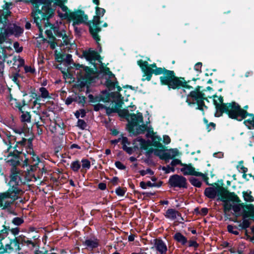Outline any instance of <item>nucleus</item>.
<instances>
[{"label": "nucleus", "instance_id": "obj_1", "mask_svg": "<svg viewBox=\"0 0 254 254\" xmlns=\"http://www.w3.org/2000/svg\"><path fill=\"white\" fill-rule=\"evenodd\" d=\"M143 72L142 81H150L153 74L155 75H161L159 77L160 84L166 86L174 73V70H169L165 67H158L156 63L149 64L147 61L139 60L137 62Z\"/></svg>", "mask_w": 254, "mask_h": 254}, {"label": "nucleus", "instance_id": "obj_2", "mask_svg": "<svg viewBox=\"0 0 254 254\" xmlns=\"http://www.w3.org/2000/svg\"><path fill=\"white\" fill-rule=\"evenodd\" d=\"M152 141L149 140H146L144 139L139 137L134 141L139 142L141 149H147L148 147L154 146L156 148L154 150V155L159 157L161 160H164L168 163L172 157L170 153L166 152V147L160 143L161 138L159 136H155L151 138Z\"/></svg>", "mask_w": 254, "mask_h": 254}, {"label": "nucleus", "instance_id": "obj_3", "mask_svg": "<svg viewBox=\"0 0 254 254\" xmlns=\"http://www.w3.org/2000/svg\"><path fill=\"white\" fill-rule=\"evenodd\" d=\"M20 190L16 187L12 186L4 192L0 193V208L2 210H7V212L13 215L17 213L12 209V205L18 199L17 194Z\"/></svg>", "mask_w": 254, "mask_h": 254}, {"label": "nucleus", "instance_id": "obj_4", "mask_svg": "<svg viewBox=\"0 0 254 254\" xmlns=\"http://www.w3.org/2000/svg\"><path fill=\"white\" fill-rule=\"evenodd\" d=\"M74 65L76 70H79L77 73L76 87L81 88L87 82H95V77L93 75L95 72L93 68L79 64H74Z\"/></svg>", "mask_w": 254, "mask_h": 254}, {"label": "nucleus", "instance_id": "obj_5", "mask_svg": "<svg viewBox=\"0 0 254 254\" xmlns=\"http://www.w3.org/2000/svg\"><path fill=\"white\" fill-rule=\"evenodd\" d=\"M218 100L219 103H218L215 99L213 100V104L216 110L215 116L216 117H220L222 116L224 113H225L228 115L229 118L231 119L240 106L235 101L227 103H223V97L221 95L218 97Z\"/></svg>", "mask_w": 254, "mask_h": 254}, {"label": "nucleus", "instance_id": "obj_6", "mask_svg": "<svg viewBox=\"0 0 254 254\" xmlns=\"http://www.w3.org/2000/svg\"><path fill=\"white\" fill-rule=\"evenodd\" d=\"M95 8L96 15L93 16L92 20H89L86 23V24L89 27V32L91 36L95 39H98L97 33H99L102 31V28L100 26L102 22L101 20V18L105 14L106 10L99 6H96Z\"/></svg>", "mask_w": 254, "mask_h": 254}, {"label": "nucleus", "instance_id": "obj_7", "mask_svg": "<svg viewBox=\"0 0 254 254\" xmlns=\"http://www.w3.org/2000/svg\"><path fill=\"white\" fill-rule=\"evenodd\" d=\"M190 81V80L186 81L185 77L176 76L174 72L166 86L168 90L182 89L183 92L187 96L186 89H193L192 86L188 84Z\"/></svg>", "mask_w": 254, "mask_h": 254}, {"label": "nucleus", "instance_id": "obj_8", "mask_svg": "<svg viewBox=\"0 0 254 254\" xmlns=\"http://www.w3.org/2000/svg\"><path fill=\"white\" fill-rule=\"evenodd\" d=\"M59 16L62 19L72 20L73 26L84 23L88 18V15L85 14L84 11L81 9L75 10L74 11L69 12V13L63 14L59 12Z\"/></svg>", "mask_w": 254, "mask_h": 254}, {"label": "nucleus", "instance_id": "obj_9", "mask_svg": "<svg viewBox=\"0 0 254 254\" xmlns=\"http://www.w3.org/2000/svg\"><path fill=\"white\" fill-rule=\"evenodd\" d=\"M248 116L252 117V120L250 119L245 120L243 124L249 129H252L254 128V114L249 113L245 110L242 109L241 106L239 107L231 119L241 122Z\"/></svg>", "mask_w": 254, "mask_h": 254}, {"label": "nucleus", "instance_id": "obj_10", "mask_svg": "<svg viewBox=\"0 0 254 254\" xmlns=\"http://www.w3.org/2000/svg\"><path fill=\"white\" fill-rule=\"evenodd\" d=\"M218 197L216 198L217 201L226 202L229 200L233 203L241 201L239 196L234 192L229 191L227 187L221 186L218 188Z\"/></svg>", "mask_w": 254, "mask_h": 254}, {"label": "nucleus", "instance_id": "obj_11", "mask_svg": "<svg viewBox=\"0 0 254 254\" xmlns=\"http://www.w3.org/2000/svg\"><path fill=\"white\" fill-rule=\"evenodd\" d=\"M0 16V44L5 41L6 38L9 35L14 34L13 27L7 26L8 19Z\"/></svg>", "mask_w": 254, "mask_h": 254}, {"label": "nucleus", "instance_id": "obj_12", "mask_svg": "<svg viewBox=\"0 0 254 254\" xmlns=\"http://www.w3.org/2000/svg\"><path fill=\"white\" fill-rule=\"evenodd\" d=\"M168 185L170 188H179L187 189V179L181 175L175 174L170 177L168 181Z\"/></svg>", "mask_w": 254, "mask_h": 254}, {"label": "nucleus", "instance_id": "obj_13", "mask_svg": "<svg viewBox=\"0 0 254 254\" xmlns=\"http://www.w3.org/2000/svg\"><path fill=\"white\" fill-rule=\"evenodd\" d=\"M27 153L32 155V162L30 164L29 163V159L25 157L23 161V167H29V169H27V172L29 173L30 172H34L37 170L38 167L39 163L41 162L40 158L37 156L33 150L30 151H26Z\"/></svg>", "mask_w": 254, "mask_h": 254}, {"label": "nucleus", "instance_id": "obj_14", "mask_svg": "<svg viewBox=\"0 0 254 254\" xmlns=\"http://www.w3.org/2000/svg\"><path fill=\"white\" fill-rule=\"evenodd\" d=\"M81 58H84L87 61L89 62L93 65L96 69L97 67L95 61H98L102 63L101 61L102 58L99 54V52L95 50H92L91 49H89L88 51H84Z\"/></svg>", "mask_w": 254, "mask_h": 254}, {"label": "nucleus", "instance_id": "obj_15", "mask_svg": "<svg viewBox=\"0 0 254 254\" xmlns=\"http://www.w3.org/2000/svg\"><path fill=\"white\" fill-rule=\"evenodd\" d=\"M20 171L15 170V169H14L13 170H10V180L8 183L9 188H11L12 186H14L16 187L17 189L20 190L19 192H18V194H17L18 199L19 198V195H22L23 193V190L18 187L19 182L17 181V178H19L20 180L21 179L20 177L18 176V175L20 174Z\"/></svg>", "mask_w": 254, "mask_h": 254}, {"label": "nucleus", "instance_id": "obj_16", "mask_svg": "<svg viewBox=\"0 0 254 254\" xmlns=\"http://www.w3.org/2000/svg\"><path fill=\"white\" fill-rule=\"evenodd\" d=\"M83 246L88 250H93L99 246V240L95 236L84 237V240H80Z\"/></svg>", "mask_w": 254, "mask_h": 254}, {"label": "nucleus", "instance_id": "obj_17", "mask_svg": "<svg viewBox=\"0 0 254 254\" xmlns=\"http://www.w3.org/2000/svg\"><path fill=\"white\" fill-rule=\"evenodd\" d=\"M204 99H202V101L201 102V103H200L199 102V100H194V101H191L190 99L187 98L186 100V102L188 103V105L191 107L193 106H194L195 104L197 105L196 107L195 108L196 110H198L202 112V114L203 115H204L205 112L204 109H207L208 107L205 105L204 101H206V102H209V100L207 97H205V95L204 93H203V97Z\"/></svg>", "mask_w": 254, "mask_h": 254}, {"label": "nucleus", "instance_id": "obj_18", "mask_svg": "<svg viewBox=\"0 0 254 254\" xmlns=\"http://www.w3.org/2000/svg\"><path fill=\"white\" fill-rule=\"evenodd\" d=\"M131 123L127 126V130L128 132H132L133 127L137 126L139 123L143 122V118L142 114L137 111V114L132 113L131 117Z\"/></svg>", "mask_w": 254, "mask_h": 254}, {"label": "nucleus", "instance_id": "obj_19", "mask_svg": "<svg viewBox=\"0 0 254 254\" xmlns=\"http://www.w3.org/2000/svg\"><path fill=\"white\" fill-rule=\"evenodd\" d=\"M201 86L199 85H197L195 87L193 90H191L189 94L187 95V98L192 100V101H194V100H199L200 103H201L202 101V99H203V92L202 91H201Z\"/></svg>", "mask_w": 254, "mask_h": 254}, {"label": "nucleus", "instance_id": "obj_20", "mask_svg": "<svg viewBox=\"0 0 254 254\" xmlns=\"http://www.w3.org/2000/svg\"><path fill=\"white\" fill-rule=\"evenodd\" d=\"M154 247L160 254H166L168 249L165 243L161 238L154 240Z\"/></svg>", "mask_w": 254, "mask_h": 254}, {"label": "nucleus", "instance_id": "obj_21", "mask_svg": "<svg viewBox=\"0 0 254 254\" xmlns=\"http://www.w3.org/2000/svg\"><path fill=\"white\" fill-rule=\"evenodd\" d=\"M184 167L181 169V171L183 172L184 175H191V176H201L202 173L196 172L195 168L192 166L191 164H184L183 166Z\"/></svg>", "mask_w": 254, "mask_h": 254}, {"label": "nucleus", "instance_id": "obj_22", "mask_svg": "<svg viewBox=\"0 0 254 254\" xmlns=\"http://www.w3.org/2000/svg\"><path fill=\"white\" fill-rule=\"evenodd\" d=\"M218 188L207 187L204 191V195L206 197L214 199L217 196L218 197Z\"/></svg>", "mask_w": 254, "mask_h": 254}, {"label": "nucleus", "instance_id": "obj_23", "mask_svg": "<svg viewBox=\"0 0 254 254\" xmlns=\"http://www.w3.org/2000/svg\"><path fill=\"white\" fill-rule=\"evenodd\" d=\"M237 204L233 205L232 210L235 213H238L241 211V208H243L244 210H252L253 209V204H245L244 203L236 202Z\"/></svg>", "mask_w": 254, "mask_h": 254}, {"label": "nucleus", "instance_id": "obj_24", "mask_svg": "<svg viewBox=\"0 0 254 254\" xmlns=\"http://www.w3.org/2000/svg\"><path fill=\"white\" fill-rule=\"evenodd\" d=\"M148 121L146 122V124H142L141 125H138L136 127V129H134V127H133V131L132 132H129V133H132L134 135H137L140 134L144 133L145 131L147 130L148 128L147 125L150 123L149 118L148 119Z\"/></svg>", "mask_w": 254, "mask_h": 254}, {"label": "nucleus", "instance_id": "obj_25", "mask_svg": "<svg viewBox=\"0 0 254 254\" xmlns=\"http://www.w3.org/2000/svg\"><path fill=\"white\" fill-rule=\"evenodd\" d=\"M173 239L183 246L186 245L188 242L187 238L180 232L176 233L173 236Z\"/></svg>", "mask_w": 254, "mask_h": 254}, {"label": "nucleus", "instance_id": "obj_26", "mask_svg": "<svg viewBox=\"0 0 254 254\" xmlns=\"http://www.w3.org/2000/svg\"><path fill=\"white\" fill-rule=\"evenodd\" d=\"M12 4L11 2H5V4L2 6V8L5 11H0V16L2 17L6 18L11 15V12L9 10V6Z\"/></svg>", "mask_w": 254, "mask_h": 254}, {"label": "nucleus", "instance_id": "obj_27", "mask_svg": "<svg viewBox=\"0 0 254 254\" xmlns=\"http://www.w3.org/2000/svg\"><path fill=\"white\" fill-rule=\"evenodd\" d=\"M14 100L15 103V107L18 109V110L21 113H23V107L26 105H29L30 102L32 101V99H31L27 103L26 102L25 99H23L22 100V103L19 102L16 99L13 98L11 97L10 101Z\"/></svg>", "mask_w": 254, "mask_h": 254}, {"label": "nucleus", "instance_id": "obj_28", "mask_svg": "<svg viewBox=\"0 0 254 254\" xmlns=\"http://www.w3.org/2000/svg\"><path fill=\"white\" fill-rule=\"evenodd\" d=\"M32 17L34 19V22L36 23L37 27L39 29V32H40L39 37L43 38V40L44 41H45L46 39L44 38L43 36V29H42V24H41V21L43 20V19H42V18H41L40 17V16H36V17L32 16Z\"/></svg>", "mask_w": 254, "mask_h": 254}, {"label": "nucleus", "instance_id": "obj_29", "mask_svg": "<svg viewBox=\"0 0 254 254\" xmlns=\"http://www.w3.org/2000/svg\"><path fill=\"white\" fill-rule=\"evenodd\" d=\"M178 211L173 208H169L164 214L165 217L169 219L175 220L177 218Z\"/></svg>", "mask_w": 254, "mask_h": 254}, {"label": "nucleus", "instance_id": "obj_30", "mask_svg": "<svg viewBox=\"0 0 254 254\" xmlns=\"http://www.w3.org/2000/svg\"><path fill=\"white\" fill-rule=\"evenodd\" d=\"M252 194V191L249 190L242 192L243 197L246 202H252L254 201V197Z\"/></svg>", "mask_w": 254, "mask_h": 254}, {"label": "nucleus", "instance_id": "obj_31", "mask_svg": "<svg viewBox=\"0 0 254 254\" xmlns=\"http://www.w3.org/2000/svg\"><path fill=\"white\" fill-rule=\"evenodd\" d=\"M73 102H76L78 104H81V106L84 107L86 103V97L84 96L75 95L72 97Z\"/></svg>", "mask_w": 254, "mask_h": 254}, {"label": "nucleus", "instance_id": "obj_32", "mask_svg": "<svg viewBox=\"0 0 254 254\" xmlns=\"http://www.w3.org/2000/svg\"><path fill=\"white\" fill-rule=\"evenodd\" d=\"M14 151L13 152H10L9 153L8 157L12 156L13 158L19 159L21 161H22V158L20 157V155L22 154V150H19L17 149V145H15L13 147Z\"/></svg>", "mask_w": 254, "mask_h": 254}, {"label": "nucleus", "instance_id": "obj_33", "mask_svg": "<svg viewBox=\"0 0 254 254\" xmlns=\"http://www.w3.org/2000/svg\"><path fill=\"white\" fill-rule=\"evenodd\" d=\"M105 84L109 90L111 91L116 88V86H117V84H119V82L117 80L116 78H115V81H112L110 79L108 78L106 79Z\"/></svg>", "mask_w": 254, "mask_h": 254}, {"label": "nucleus", "instance_id": "obj_34", "mask_svg": "<svg viewBox=\"0 0 254 254\" xmlns=\"http://www.w3.org/2000/svg\"><path fill=\"white\" fill-rule=\"evenodd\" d=\"M82 163V169L81 170V172L85 173L86 172L87 169H89L91 167V163L89 160L87 159L83 158L80 163Z\"/></svg>", "mask_w": 254, "mask_h": 254}, {"label": "nucleus", "instance_id": "obj_35", "mask_svg": "<svg viewBox=\"0 0 254 254\" xmlns=\"http://www.w3.org/2000/svg\"><path fill=\"white\" fill-rule=\"evenodd\" d=\"M6 162L8 163L10 166H11L10 170H13L14 169H15V170H18L16 167L20 165V160L11 158L10 159L6 161Z\"/></svg>", "mask_w": 254, "mask_h": 254}, {"label": "nucleus", "instance_id": "obj_36", "mask_svg": "<svg viewBox=\"0 0 254 254\" xmlns=\"http://www.w3.org/2000/svg\"><path fill=\"white\" fill-rule=\"evenodd\" d=\"M116 113H118L120 117L126 118L127 119H128L129 117L131 118L132 114L129 113L127 109H121L118 112H116Z\"/></svg>", "mask_w": 254, "mask_h": 254}, {"label": "nucleus", "instance_id": "obj_37", "mask_svg": "<svg viewBox=\"0 0 254 254\" xmlns=\"http://www.w3.org/2000/svg\"><path fill=\"white\" fill-rule=\"evenodd\" d=\"M101 96V99H102L101 101L104 103H107L110 102V96H109V92L106 90H103L101 92V94H99Z\"/></svg>", "mask_w": 254, "mask_h": 254}, {"label": "nucleus", "instance_id": "obj_38", "mask_svg": "<svg viewBox=\"0 0 254 254\" xmlns=\"http://www.w3.org/2000/svg\"><path fill=\"white\" fill-rule=\"evenodd\" d=\"M251 225L250 222L247 220L244 219L243 220L242 223H240L238 227H237V229H239V230H245V232L246 231L247 229L250 227Z\"/></svg>", "mask_w": 254, "mask_h": 254}, {"label": "nucleus", "instance_id": "obj_39", "mask_svg": "<svg viewBox=\"0 0 254 254\" xmlns=\"http://www.w3.org/2000/svg\"><path fill=\"white\" fill-rule=\"evenodd\" d=\"M81 168V163L79 160L72 161L70 164V169L74 172H77Z\"/></svg>", "mask_w": 254, "mask_h": 254}, {"label": "nucleus", "instance_id": "obj_40", "mask_svg": "<svg viewBox=\"0 0 254 254\" xmlns=\"http://www.w3.org/2000/svg\"><path fill=\"white\" fill-rule=\"evenodd\" d=\"M6 49L8 50H12L10 45L8 46H2L0 45V53L1 54V56H2V58H4V59H5V60H6V59L8 57V55L6 52Z\"/></svg>", "mask_w": 254, "mask_h": 254}, {"label": "nucleus", "instance_id": "obj_41", "mask_svg": "<svg viewBox=\"0 0 254 254\" xmlns=\"http://www.w3.org/2000/svg\"><path fill=\"white\" fill-rule=\"evenodd\" d=\"M134 193L137 194V197L138 199L141 198L142 195H145L146 197H150L151 196H153L155 194V192H140L137 190H134Z\"/></svg>", "mask_w": 254, "mask_h": 254}, {"label": "nucleus", "instance_id": "obj_42", "mask_svg": "<svg viewBox=\"0 0 254 254\" xmlns=\"http://www.w3.org/2000/svg\"><path fill=\"white\" fill-rule=\"evenodd\" d=\"M190 183L194 187L196 188H200L202 185V183L198 179L194 177H190L189 179Z\"/></svg>", "mask_w": 254, "mask_h": 254}, {"label": "nucleus", "instance_id": "obj_43", "mask_svg": "<svg viewBox=\"0 0 254 254\" xmlns=\"http://www.w3.org/2000/svg\"><path fill=\"white\" fill-rule=\"evenodd\" d=\"M22 114L21 116V121L22 122L30 123L31 122V115L28 112H24L23 111Z\"/></svg>", "mask_w": 254, "mask_h": 254}, {"label": "nucleus", "instance_id": "obj_44", "mask_svg": "<svg viewBox=\"0 0 254 254\" xmlns=\"http://www.w3.org/2000/svg\"><path fill=\"white\" fill-rule=\"evenodd\" d=\"M89 98V102L90 103H99L102 102L101 99V96L99 95L94 96L92 94H89L88 96Z\"/></svg>", "mask_w": 254, "mask_h": 254}, {"label": "nucleus", "instance_id": "obj_45", "mask_svg": "<svg viewBox=\"0 0 254 254\" xmlns=\"http://www.w3.org/2000/svg\"><path fill=\"white\" fill-rule=\"evenodd\" d=\"M243 216L244 218L251 217L254 220V206L253 205V209L252 210H244Z\"/></svg>", "mask_w": 254, "mask_h": 254}, {"label": "nucleus", "instance_id": "obj_46", "mask_svg": "<svg viewBox=\"0 0 254 254\" xmlns=\"http://www.w3.org/2000/svg\"><path fill=\"white\" fill-rule=\"evenodd\" d=\"M203 121L204 123L206 125V129L207 132H210L212 130L211 128H209V126H211L213 130L215 129L216 124L215 123L213 122L208 123V120L205 118H203Z\"/></svg>", "mask_w": 254, "mask_h": 254}, {"label": "nucleus", "instance_id": "obj_47", "mask_svg": "<svg viewBox=\"0 0 254 254\" xmlns=\"http://www.w3.org/2000/svg\"><path fill=\"white\" fill-rule=\"evenodd\" d=\"M11 243H13L14 244V247H15V250L16 251H19L21 250V248L19 246L20 243L19 240L18 239V238L15 237L14 239H10Z\"/></svg>", "mask_w": 254, "mask_h": 254}, {"label": "nucleus", "instance_id": "obj_48", "mask_svg": "<svg viewBox=\"0 0 254 254\" xmlns=\"http://www.w3.org/2000/svg\"><path fill=\"white\" fill-rule=\"evenodd\" d=\"M39 91L41 92V97L43 98H50L48 90L43 87L40 88Z\"/></svg>", "mask_w": 254, "mask_h": 254}, {"label": "nucleus", "instance_id": "obj_49", "mask_svg": "<svg viewBox=\"0 0 254 254\" xmlns=\"http://www.w3.org/2000/svg\"><path fill=\"white\" fill-rule=\"evenodd\" d=\"M63 32L64 33H65V31L64 30H63ZM63 39V43H61L59 46L60 47H63V46H64V45H68L69 44V39H68V36L66 35L65 33H64L63 35V36H62Z\"/></svg>", "mask_w": 254, "mask_h": 254}, {"label": "nucleus", "instance_id": "obj_50", "mask_svg": "<svg viewBox=\"0 0 254 254\" xmlns=\"http://www.w3.org/2000/svg\"><path fill=\"white\" fill-rule=\"evenodd\" d=\"M127 190V189L126 188H121L119 187L115 190V192L117 195L120 196H123Z\"/></svg>", "mask_w": 254, "mask_h": 254}, {"label": "nucleus", "instance_id": "obj_51", "mask_svg": "<svg viewBox=\"0 0 254 254\" xmlns=\"http://www.w3.org/2000/svg\"><path fill=\"white\" fill-rule=\"evenodd\" d=\"M93 82H91L90 83H86V84L83 86L81 88H79V87H77L76 86V83L75 84H74L73 86V87L74 88H76L77 89L79 92H82L83 91V88H84L85 87H86V93L87 94L88 93L90 92V85L91 84V83H92Z\"/></svg>", "mask_w": 254, "mask_h": 254}, {"label": "nucleus", "instance_id": "obj_52", "mask_svg": "<svg viewBox=\"0 0 254 254\" xmlns=\"http://www.w3.org/2000/svg\"><path fill=\"white\" fill-rule=\"evenodd\" d=\"M104 109L106 110V114L108 116H111L112 113H116L117 110L116 109H114L113 106L112 108L105 106Z\"/></svg>", "mask_w": 254, "mask_h": 254}, {"label": "nucleus", "instance_id": "obj_53", "mask_svg": "<svg viewBox=\"0 0 254 254\" xmlns=\"http://www.w3.org/2000/svg\"><path fill=\"white\" fill-rule=\"evenodd\" d=\"M14 34L16 36L20 35L23 32V29L20 26L13 24Z\"/></svg>", "mask_w": 254, "mask_h": 254}, {"label": "nucleus", "instance_id": "obj_54", "mask_svg": "<svg viewBox=\"0 0 254 254\" xmlns=\"http://www.w3.org/2000/svg\"><path fill=\"white\" fill-rule=\"evenodd\" d=\"M51 29L54 31L55 35L57 37H62L64 34L62 31H60L59 30V28L57 26H55V25H52L51 27Z\"/></svg>", "mask_w": 254, "mask_h": 254}, {"label": "nucleus", "instance_id": "obj_55", "mask_svg": "<svg viewBox=\"0 0 254 254\" xmlns=\"http://www.w3.org/2000/svg\"><path fill=\"white\" fill-rule=\"evenodd\" d=\"M77 126L81 129H85L87 126V123L84 120L82 119H79L77 121Z\"/></svg>", "mask_w": 254, "mask_h": 254}, {"label": "nucleus", "instance_id": "obj_56", "mask_svg": "<svg viewBox=\"0 0 254 254\" xmlns=\"http://www.w3.org/2000/svg\"><path fill=\"white\" fill-rule=\"evenodd\" d=\"M234 229H237V227L235 226H233L231 225H228L227 226V230L231 234H234L235 235H238L239 234V232L238 231H234Z\"/></svg>", "mask_w": 254, "mask_h": 254}, {"label": "nucleus", "instance_id": "obj_57", "mask_svg": "<svg viewBox=\"0 0 254 254\" xmlns=\"http://www.w3.org/2000/svg\"><path fill=\"white\" fill-rule=\"evenodd\" d=\"M57 53V51H55V59L57 62L59 63H61L64 60V54H61V53Z\"/></svg>", "mask_w": 254, "mask_h": 254}, {"label": "nucleus", "instance_id": "obj_58", "mask_svg": "<svg viewBox=\"0 0 254 254\" xmlns=\"http://www.w3.org/2000/svg\"><path fill=\"white\" fill-rule=\"evenodd\" d=\"M24 222V220L20 217H15L13 219L12 223L16 226H19Z\"/></svg>", "mask_w": 254, "mask_h": 254}, {"label": "nucleus", "instance_id": "obj_59", "mask_svg": "<svg viewBox=\"0 0 254 254\" xmlns=\"http://www.w3.org/2000/svg\"><path fill=\"white\" fill-rule=\"evenodd\" d=\"M140 175L142 176H145L147 174H149V175L152 176L154 175V172L151 169L147 168L146 170H142L139 171Z\"/></svg>", "mask_w": 254, "mask_h": 254}, {"label": "nucleus", "instance_id": "obj_60", "mask_svg": "<svg viewBox=\"0 0 254 254\" xmlns=\"http://www.w3.org/2000/svg\"><path fill=\"white\" fill-rule=\"evenodd\" d=\"M124 104V102L123 100H118L115 102V106L113 107L114 109H116L117 110V112L119 111L122 108V105Z\"/></svg>", "mask_w": 254, "mask_h": 254}, {"label": "nucleus", "instance_id": "obj_61", "mask_svg": "<svg viewBox=\"0 0 254 254\" xmlns=\"http://www.w3.org/2000/svg\"><path fill=\"white\" fill-rule=\"evenodd\" d=\"M45 34L47 35L48 38L50 40V41L56 40V38L53 34L52 29L46 30L45 31Z\"/></svg>", "mask_w": 254, "mask_h": 254}, {"label": "nucleus", "instance_id": "obj_62", "mask_svg": "<svg viewBox=\"0 0 254 254\" xmlns=\"http://www.w3.org/2000/svg\"><path fill=\"white\" fill-rule=\"evenodd\" d=\"M147 133L146 134V136L147 137L152 138L154 136H155L154 135V132L153 131V129L152 127H150L147 128Z\"/></svg>", "mask_w": 254, "mask_h": 254}, {"label": "nucleus", "instance_id": "obj_63", "mask_svg": "<svg viewBox=\"0 0 254 254\" xmlns=\"http://www.w3.org/2000/svg\"><path fill=\"white\" fill-rule=\"evenodd\" d=\"M170 165L174 167V166H177V165H181V166H183L184 164L182 163L181 161L178 159H173L171 161Z\"/></svg>", "mask_w": 254, "mask_h": 254}, {"label": "nucleus", "instance_id": "obj_64", "mask_svg": "<svg viewBox=\"0 0 254 254\" xmlns=\"http://www.w3.org/2000/svg\"><path fill=\"white\" fill-rule=\"evenodd\" d=\"M48 251L42 247L39 249L36 250L34 252V254H47Z\"/></svg>", "mask_w": 254, "mask_h": 254}]
</instances>
